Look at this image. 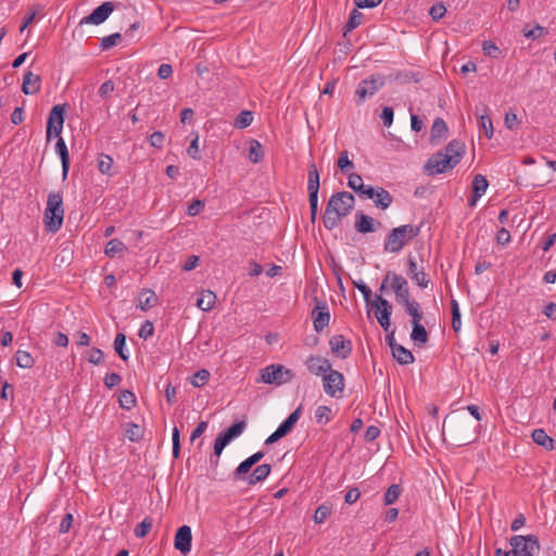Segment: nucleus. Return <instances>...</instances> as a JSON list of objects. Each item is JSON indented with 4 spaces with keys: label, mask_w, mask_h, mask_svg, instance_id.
Returning a JSON list of instances; mask_svg holds the SVG:
<instances>
[{
    "label": "nucleus",
    "mask_w": 556,
    "mask_h": 556,
    "mask_svg": "<svg viewBox=\"0 0 556 556\" xmlns=\"http://www.w3.org/2000/svg\"><path fill=\"white\" fill-rule=\"evenodd\" d=\"M165 141V135L162 131H154L150 138L149 142L152 147L162 149Z\"/></svg>",
    "instance_id": "60"
},
{
    "label": "nucleus",
    "mask_w": 556,
    "mask_h": 556,
    "mask_svg": "<svg viewBox=\"0 0 556 556\" xmlns=\"http://www.w3.org/2000/svg\"><path fill=\"white\" fill-rule=\"evenodd\" d=\"M192 532L187 525L179 527L175 533L174 546L182 555H188L191 551Z\"/></svg>",
    "instance_id": "15"
},
{
    "label": "nucleus",
    "mask_w": 556,
    "mask_h": 556,
    "mask_svg": "<svg viewBox=\"0 0 556 556\" xmlns=\"http://www.w3.org/2000/svg\"><path fill=\"white\" fill-rule=\"evenodd\" d=\"M410 339L418 348H424L428 343L429 336L421 323L412 324Z\"/></svg>",
    "instance_id": "27"
},
{
    "label": "nucleus",
    "mask_w": 556,
    "mask_h": 556,
    "mask_svg": "<svg viewBox=\"0 0 556 556\" xmlns=\"http://www.w3.org/2000/svg\"><path fill=\"white\" fill-rule=\"evenodd\" d=\"M532 440L538 445L544 447L547 451H553L555 448V440L551 438L544 429H534L532 431Z\"/></svg>",
    "instance_id": "28"
},
{
    "label": "nucleus",
    "mask_w": 556,
    "mask_h": 556,
    "mask_svg": "<svg viewBox=\"0 0 556 556\" xmlns=\"http://www.w3.org/2000/svg\"><path fill=\"white\" fill-rule=\"evenodd\" d=\"M405 312L408 316L412 317L410 324L421 323L424 319V313L420 308L419 303L416 300H412L410 302L403 305Z\"/></svg>",
    "instance_id": "33"
},
{
    "label": "nucleus",
    "mask_w": 556,
    "mask_h": 556,
    "mask_svg": "<svg viewBox=\"0 0 556 556\" xmlns=\"http://www.w3.org/2000/svg\"><path fill=\"white\" fill-rule=\"evenodd\" d=\"M348 175V187L352 189L354 192H358L363 189V178L361 175L355 173H349Z\"/></svg>",
    "instance_id": "52"
},
{
    "label": "nucleus",
    "mask_w": 556,
    "mask_h": 556,
    "mask_svg": "<svg viewBox=\"0 0 556 556\" xmlns=\"http://www.w3.org/2000/svg\"><path fill=\"white\" fill-rule=\"evenodd\" d=\"M451 308H452V328L455 332H458L462 328L460 311H459L458 302L454 299L451 302Z\"/></svg>",
    "instance_id": "48"
},
{
    "label": "nucleus",
    "mask_w": 556,
    "mask_h": 556,
    "mask_svg": "<svg viewBox=\"0 0 556 556\" xmlns=\"http://www.w3.org/2000/svg\"><path fill=\"white\" fill-rule=\"evenodd\" d=\"M122 381V377L116 372L106 374L104 377V384L108 389H113Z\"/></svg>",
    "instance_id": "61"
},
{
    "label": "nucleus",
    "mask_w": 556,
    "mask_h": 556,
    "mask_svg": "<svg viewBox=\"0 0 556 556\" xmlns=\"http://www.w3.org/2000/svg\"><path fill=\"white\" fill-rule=\"evenodd\" d=\"M138 300H139L138 307L143 312L151 309L152 307L156 306V304H157V296L154 293V291H152L150 289H143L140 292Z\"/></svg>",
    "instance_id": "30"
},
{
    "label": "nucleus",
    "mask_w": 556,
    "mask_h": 556,
    "mask_svg": "<svg viewBox=\"0 0 556 556\" xmlns=\"http://www.w3.org/2000/svg\"><path fill=\"white\" fill-rule=\"evenodd\" d=\"M371 305L376 308L375 314L379 325L384 331H389L391 326L390 318L392 314V305L388 300L378 294H376Z\"/></svg>",
    "instance_id": "11"
},
{
    "label": "nucleus",
    "mask_w": 556,
    "mask_h": 556,
    "mask_svg": "<svg viewBox=\"0 0 556 556\" xmlns=\"http://www.w3.org/2000/svg\"><path fill=\"white\" fill-rule=\"evenodd\" d=\"M248 424L245 419L232 424L230 427L220 432L214 442V452L210 457L211 467L216 468L219 463V457L224 448L235 439L240 437L245 430Z\"/></svg>",
    "instance_id": "5"
},
{
    "label": "nucleus",
    "mask_w": 556,
    "mask_h": 556,
    "mask_svg": "<svg viewBox=\"0 0 556 556\" xmlns=\"http://www.w3.org/2000/svg\"><path fill=\"white\" fill-rule=\"evenodd\" d=\"M358 9L359 8H355L351 11L349 20L343 27L344 36L363 23L364 15L362 12L358 11Z\"/></svg>",
    "instance_id": "34"
},
{
    "label": "nucleus",
    "mask_w": 556,
    "mask_h": 556,
    "mask_svg": "<svg viewBox=\"0 0 556 556\" xmlns=\"http://www.w3.org/2000/svg\"><path fill=\"white\" fill-rule=\"evenodd\" d=\"M16 365L21 368H31L34 366V358L30 353L18 350L15 353Z\"/></svg>",
    "instance_id": "44"
},
{
    "label": "nucleus",
    "mask_w": 556,
    "mask_h": 556,
    "mask_svg": "<svg viewBox=\"0 0 556 556\" xmlns=\"http://www.w3.org/2000/svg\"><path fill=\"white\" fill-rule=\"evenodd\" d=\"M264 455V452L260 451L241 462L233 471V480L238 481L244 479V475L249 473L251 468L257 464Z\"/></svg>",
    "instance_id": "19"
},
{
    "label": "nucleus",
    "mask_w": 556,
    "mask_h": 556,
    "mask_svg": "<svg viewBox=\"0 0 556 556\" xmlns=\"http://www.w3.org/2000/svg\"><path fill=\"white\" fill-rule=\"evenodd\" d=\"M126 249L127 248L124 242L118 239H112L106 243L104 253L109 257H114L117 253H121Z\"/></svg>",
    "instance_id": "41"
},
{
    "label": "nucleus",
    "mask_w": 556,
    "mask_h": 556,
    "mask_svg": "<svg viewBox=\"0 0 556 556\" xmlns=\"http://www.w3.org/2000/svg\"><path fill=\"white\" fill-rule=\"evenodd\" d=\"M509 551L495 549V556H534L540 552L541 545L535 534L513 535L509 539Z\"/></svg>",
    "instance_id": "2"
},
{
    "label": "nucleus",
    "mask_w": 556,
    "mask_h": 556,
    "mask_svg": "<svg viewBox=\"0 0 556 556\" xmlns=\"http://www.w3.org/2000/svg\"><path fill=\"white\" fill-rule=\"evenodd\" d=\"M144 430L135 422H128L125 430V437L131 442H139L143 437Z\"/></svg>",
    "instance_id": "35"
},
{
    "label": "nucleus",
    "mask_w": 556,
    "mask_h": 556,
    "mask_svg": "<svg viewBox=\"0 0 556 556\" xmlns=\"http://www.w3.org/2000/svg\"><path fill=\"white\" fill-rule=\"evenodd\" d=\"M482 51L485 56L492 59H500L502 56L501 49L492 40L483 41Z\"/></svg>",
    "instance_id": "45"
},
{
    "label": "nucleus",
    "mask_w": 556,
    "mask_h": 556,
    "mask_svg": "<svg viewBox=\"0 0 556 556\" xmlns=\"http://www.w3.org/2000/svg\"><path fill=\"white\" fill-rule=\"evenodd\" d=\"M319 172L314 162L308 164V173H307V190H319Z\"/></svg>",
    "instance_id": "37"
},
{
    "label": "nucleus",
    "mask_w": 556,
    "mask_h": 556,
    "mask_svg": "<svg viewBox=\"0 0 556 556\" xmlns=\"http://www.w3.org/2000/svg\"><path fill=\"white\" fill-rule=\"evenodd\" d=\"M329 345L331 352L340 358H348L352 353V342L345 340L342 334H336L330 338Z\"/></svg>",
    "instance_id": "17"
},
{
    "label": "nucleus",
    "mask_w": 556,
    "mask_h": 556,
    "mask_svg": "<svg viewBox=\"0 0 556 556\" xmlns=\"http://www.w3.org/2000/svg\"><path fill=\"white\" fill-rule=\"evenodd\" d=\"M394 112L391 106H384L381 112V119L386 127H390L393 122Z\"/></svg>",
    "instance_id": "62"
},
{
    "label": "nucleus",
    "mask_w": 556,
    "mask_h": 556,
    "mask_svg": "<svg viewBox=\"0 0 556 556\" xmlns=\"http://www.w3.org/2000/svg\"><path fill=\"white\" fill-rule=\"evenodd\" d=\"M337 165L340 170L345 175L349 174L352 168H354V163L349 159V152L343 150L337 161Z\"/></svg>",
    "instance_id": "47"
},
{
    "label": "nucleus",
    "mask_w": 556,
    "mask_h": 556,
    "mask_svg": "<svg viewBox=\"0 0 556 556\" xmlns=\"http://www.w3.org/2000/svg\"><path fill=\"white\" fill-rule=\"evenodd\" d=\"M402 493V488L400 484H392L388 488L384 493L383 502L384 505H391L395 503Z\"/></svg>",
    "instance_id": "43"
},
{
    "label": "nucleus",
    "mask_w": 556,
    "mask_h": 556,
    "mask_svg": "<svg viewBox=\"0 0 556 556\" xmlns=\"http://www.w3.org/2000/svg\"><path fill=\"white\" fill-rule=\"evenodd\" d=\"M264 157L263 147L257 140H251L249 150V160L256 164Z\"/></svg>",
    "instance_id": "39"
},
{
    "label": "nucleus",
    "mask_w": 556,
    "mask_h": 556,
    "mask_svg": "<svg viewBox=\"0 0 556 556\" xmlns=\"http://www.w3.org/2000/svg\"><path fill=\"white\" fill-rule=\"evenodd\" d=\"M479 126L483 130L486 138H492L493 136V125L492 119L488 114H482L479 118Z\"/></svg>",
    "instance_id": "53"
},
{
    "label": "nucleus",
    "mask_w": 556,
    "mask_h": 556,
    "mask_svg": "<svg viewBox=\"0 0 556 556\" xmlns=\"http://www.w3.org/2000/svg\"><path fill=\"white\" fill-rule=\"evenodd\" d=\"M204 208V202L201 200H193L187 208V214L189 216L198 215Z\"/></svg>",
    "instance_id": "64"
},
{
    "label": "nucleus",
    "mask_w": 556,
    "mask_h": 556,
    "mask_svg": "<svg viewBox=\"0 0 556 556\" xmlns=\"http://www.w3.org/2000/svg\"><path fill=\"white\" fill-rule=\"evenodd\" d=\"M446 13V8L443 3H435L430 8L429 14L433 21L441 20Z\"/></svg>",
    "instance_id": "57"
},
{
    "label": "nucleus",
    "mask_w": 556,
    "mask_h": 556,
    "mask_svg": "<svg viewBox=\"0 0 556 556\" xmlns=\"http://www.w3.org/2000/svg\"><path fill=\"white\" fill-rule=\"evenodd\" d=\"M210 371L206 370V369H200L198 370L194 375H193V379L191 381V383L194 386V387H201L203 384H205L207 382V380L210 379Z\"/></svg>",
    "instance_id": "54"
},
{
    "label": "nucleus",
    "mask_w": 556,
    "mask_h": 556,
    "mask_svg": "<svg viewBox=\"0 0 556 556\" xmlns=\"http://www.w3.org/2000/svg\"><path fill=\"white\" fill-rule=\"evenodd\" d=\"M374 203L380 210H387L393 202L391 193L382 187H376Z\"/></svg>",
    "instance_id": "29"
},
{
    "label": "nucleus",
    "mask_w": 556,
    "mask_h": 556,
    "mask_svg": "<svg viewBox=\"0 0 556 556\" xmlns=\"http://www.w3.org/2000/svg\"><path fill=\"white\" fill-rule=\"evenodd\" d=\"M115 9L112 1H105L97 7L89 15L85 16L80 24L100 25L105 22Z\"/></svg>",
    "instance_id": "13"
},
{
    "label": "nucleus",
    "mask_w": 556,
    "mask_h": 556,
    "mask_svg": "<svg viewBox=\"0 0 556 556\" xmlns=\"http://www.w3.org/2000/svg\"><path fill=\"white\" fill-rule=\"evenodd\" d=\"M384 86V77L381 75L371 76L363 79L356 87L355 96L358 98L357 104L364 102L367 98L372 97Z\"/></svg>",
    "instance_id": "8"
},
{
    "label": "nucleus",
    "mask_w": 556,
    "mask_h": 556,
    "mask_svg": "<svg viewBox=\"0 0 556 556\" xmlns=\"http://www.w3.org/2000/svg\"><path fill=\"white\" fill-rule=\"evenodd\" d=\"M56 138H58V141L55 142L54 149H55V153L61 159L63 179H66L68 170H70V164H71L70 153H68L66 143L63 140V138L62 137H56Z\"/></svg>",
    "instance_id": "25"
},
{
    "label": "nucleus",
    "mask_w": 556,
    "mask_h": 556,
    "mask_svg": "<svg viewBox=\"0 0 556 556\" xmlns=\"http://www.w3.org/2000/svg\"><path fill=\"white\" fill-rule=\"evenodd\" d=\"M122 40V35L119 33H114L109 36H105L101 39L100 47L102 50H109L112 47L116 46Z\"/></svg>",
    "instance_id": "51"
},
{
    "label": "nucleus",
    "mask_w": 556,
    "mask_h": 556,
    "mask_svg": "<svg viewBox=\"0 0 556 556\" xmlns=\"http://www.w3.org/2000/svg\"><path fill=\"white\" fill-rule=\"evenodd\" d=\"M448 128L443 118L437 117L431 127L430 143L438 144L447 135Z\"/></svg>",
    "instance_id": "26"
},
{
    "label": "nucleus",
    "mask_w": 556,
    "mask_h": 556,
    "mask_svg": "<svg viewBox=\"0 0 556 556\" xmlns=\"http://www.w3.org/2000/svg\"><path fill=\"white\" fill-rule=\"evenodd\" d=\"M118 403L122 408L130 409L136 404V396L129 390H124L118 396Z\"/></svg>",
    "instance_id": "46"
},
{
    "label": "nucleus",
    "mask_w": 556,
    "mask_h": 556,
    "mask_svg": "<svg viewBox=\"0 0 556 556\" xmlns=\"http://www.w3.org/2000/svg\"><path fill=\"white\" fill-rule=\"evenodd\" d=\"M392 356L401 365H409L415 361L413 353L401 344L392 351Z\"/></svg>",
    "instance_id": "32"
},
{
    "label": "nucleus",
    "mask_w": 556,
    "mask_h": 556,
    "mask_svg": "<svg viewBox=\"0 0 556 556\" xmlns=\"http://www.w3.org/2000/svg\"><path fill=\"white\" fill-rule=\"evenodd\" d=\"M314 330L320 333L330 321V312L324 301H318L312 311Z\"/></svg>",
    "instance_id": "14"
},
{
    "label": "nucleus",
    "mask_w": 556,
    "mask_h": 556,
    "mask_svg": "<svg viewBox=\"0 0 556 556\" xmlns=\"http://www.w3.org/2000/svg\"><path fill=\"white\" fill-rule=\"evenodd\" d=\"M97 167L101 174L112 176L113 159L104 153L99 154L97 159Z\"/></svg>",
    "instance_id": "36"
},
{
    "label": "nucleus",
    "mask_w": 556,
    "mask_h": 556,
    "mask_svg": "<svg viewBox=\"0 0 556 556\" xmlns=\"http://www.w3.org/2000/svg\"><path fill=\"white\" fill-rule=\"evenodd\" d=\"M456 166L452 162V159L441 153V151L432 154L424 166V170L429 176L445 173L448 169H453Z\"/></svg>",
    "instance_id": "9"
},
{
    "label": "nucleus",
    "mask_w": 556,
    "mask_h": 556,
    "mask_svg": "<svg viewBox=\"0 0 556 556\" xmlns=\"http://www.w3.org/2000/svg\"><path fill=\"white\" fill-rule=\"evenodd\" d=\"M253 122V114L251 111L243 110L235 118L233 126L237 129H244Z\"/></svg>",
    "instance_id": "38"
},
{
    "label": "nucleus",
    "mask_w": 556,
    "mask_h": 556,
    "mask_svg": "<svg viewBox=\"0 0 556 556\" xmlns=\"http://www.w3.org/2000/svg\"><path fill=\"white\" fill-rule=\"evenodd\" d=\"M407 275L408 277L421 289H425L429 286L430 279L428 275L425 273L424 267H418L415 258L409 256L407 260Z\"/></svg>",
    "instance_id": "16"
},
{
    "label": "nucleus",
    "mask_w": 556,
    "mask_h": 556,
    "mask_svg": "<svg viewBox=\"0 0 556 556\" xmlns=\"http://www.w3.org/2000/svg\"><path fill=\"white\" fill-rule=\"evenodd\" d=\"M305 365L308 371L315 376H324L331 368L330 362L319 355H309Z\"/></svg>",
    "instance_id": "18"
},
{
    "label": "nucleus",
    "mask_w": 556,
    "mask_h": 556,
    "mask_svg": "<svg viewBox=\"0 0 556 556\" xmlns=\"http://www.w3.org/2000/svg\"><path fill=\"white\" fill-rule=\"evenodd\" d=\"M331 515V507L327 504H321L317 507L314 514V522L323 523Z\"/></svg>",
    "instance_id": "49"
},
{
    "label": "nucleus",
    "mask_w": 556,
    "mask_h": 556,
    "mask_svg": "<svg viewBox=\"0 0 556 556\" xmlns=\"http://www.w3.org/2000/svg\"><path fill=\"white\" fill-rule=\"evenodd\" d=\"M420 233V226L412 224L393 228L386 237L383 250L389 253H399L410 240Z\"/></svg>",
    "instance_id": "3"
},
{
    "label": "nucleus",
    "mask_w": 556,
    "mask_h": 556,
    "mask_svg": "<svg viewBox=\"0 0 556 556\" xmlns=\"http://www.w3.org/2000/svg\"><path fill=\"white\" fill-rule=\"evenodd\" d=\"M104 354L103 352L98 348H92L89 351L88 355V362L93 365H100L103 362Z\"/></svg>",
    "instance_id": "59"
},
{
    "label": "nucleus",
    "mask_w": 556,
    "mask_h": 556,
    "mask_svg": "<svg viewBox=\"0 0 556 556\" xmlns=\"http://www.w3.org/2000/svg\"><path fill=\"white\" fill-rule=\"evenodd\" d=\"M41 89V78L39 75L28 71L24 74L22 91L25 94H36Z\"/></svg>",
    "instance_id": "22"
},
{
    "label": "nucleus",
    "mask_w": 556,
    "mask_h": 556,
    "mask_svg": "<svg viewBox=\"0 0 556 556\" xmlns=\"http://www.w3.org/2000/svg\"><path fill=\"white\" fill-rule=\"evenodd\" d=\"M271 472V466L269 464L258 465L250 475H244V479L249 485H255L263 482Z\"/></svg>",
    "instance_id": "23"
},
{
    "label": "nucleus",
    "mask_w": 556,
    "mask_h": 556,
    "mask_svg": "<svg viewBox=\"0 0 556 556\" xmlns=\"http://www.w3.org/2000/svg\"><path fill=\"white\" fill-rule=\"evenodd\" d=\"M544 34H547V30L544 27L540 26V25H536L532 29L523 31L525 37H527L529 39L540 38Z\"/></svg>",
    "instance_id": "63"
},
{
    "label": "nucleus",
    "mask_w": 556,
    "mask_h": 556,
    "mask_svg": "<svg viewBox=\"0 0 556 556\" xmlns=\"http://www.w3.org/2000/svg\"><path fill=\"white\" fill-rule=\"evenodd\" d=\"M489 187V182L486 178L481 175L477 174L472 179V193L471 198L469 199V205L475 206L478 202V200L485 193L486 189Z\"/></svg>",
    "instance_id": "21"
},
{
    "label": "nucleus",
    "mask_w": 556,
    "mask_h": 556,
    "mask_svg": "<svg viewBox=\"0 0 556 556\" xmlns=\"http://www.w3.org/2000/svg\"><path fill=\"white\" fill-rule=\"evenodd\" d=\"M154 333V326L153 324L150 321V320H146L140 329H139V332H138V336L141 338V339H149L150 337H152Z\"/></svg>",
    "instance_id": "58"
},
{
    "label": "nucleus",
    "mask_w": 556,
    "mask_h": 556,
    "mask_svg": "<svg viewBox=\"0 0 556 556\" xmlns=\"http://www.w3.org/2000/svg\"><path fill=\"white\" fill-rule=\"evenodd\" d=\"M64 105L56 104L51 109L47 122V141H50L54 137H60L64 124Z\"/></svg>",
    "instance_id": "10"
},
{
    "label": "nucleus",
    "mask_w": 556,
    "mask_h": 556,
    "mask_svg": "<svg viewBox=\"0 0 556 556\" xmlns=\"http://www.w3.org/2000/svg\"><path fill=\"white\" fill-rule=\"evenodd\" d=\"M64 208L63 197L60 192H50L43 214V224L49 232H58L63 224Z\"/></svg>",
    "instance_id": "4"
},
{
    "label": "nucleus",
    "mask_w": 556,
    "mask_h": 556,
    "mask_svg": "<svg viewBox=\"0 0 556 556\" xmlns=\"http://www.w3.org/2000/svg\"><path fill=\"white\" fill-rule=\"evenodd\" d=\"M441 153L452 159L454 164H458L465 153V144L459 140L450 141L442 150Z\"/></svg>",
    "instance_id": "24"
},
{
    "label": "nucleus",
    "mask_w": 556,
    "mask_h": 556,
    "mask_svg": "<svg viewBox=\"0 0 556 556\" xmlns=\"http://www.w3.org/2000/svg\"><path fill=\"white\" fill-rule=\"evenodd\" d=\"M380 225V222L375 220L372 217L364 214L363 212H358L356 214L355 229L359 233L374 232Z\"/></svg>",
    "instance_id": "20"
},
{
    "label": "nucleus",
    "mask_w": 556,
    "mask_h": 556,
    "mask_svg": "<svg viewBox=\"0 0 556 556\" xmlns=\"http://www.w3.org/2000/svg\"><path fill=\"white\" fill-rule=\"evenodd\" d=\"M332 410L329 406L320 405L315 410V420L319 425H326L331 420Z\"/></svg>",
    "instance_id": "42"
},
{
    "label": "nucleus",
    "mask_w": 556,
    "mask_h": 556,
    "mask_svg": "<svg viewBox=\"0 0 556 556\" xmlns=\"http://www.w3.org/2000/svg\"><path fill=\"white\" fill-rule=\"evenodd\" d=\"M353 285L363 294L365 303L367 305H369L371 303V290H370V288L363 280L353 281Z\"/></svg>",
    "instance_id": "55"
},
{
    "label": "nucleus",
    "mask_w": 556,
    "mask_h": 556,
    "mask_svg": "<svg viewBox=\"0 0 556 556\" xmlns=\"http://www.w3.org/2000/svg\"><path fill=\"white\" fill-rule=\"evenodd\" d=\"M152 528V519L147 517L140 523H138L134 530V534L137 538H144Z\"/></svg>",
    "instance_id": "50"
},
{
    "label": "nucleus",
    "mask_w": 556,
    "mask_h": 556,
    "mask_svg": "<svg viewBox=\"0 0 556 556\" xmlns=\"http://www.w3.org/2000/svg\"><path fill=\"white\" fill-rule=\"evenodd\" d=\"M353 285L363 294L365 303L367 305H369L371 303V290H370V288L363 280L353 281Z\"/></svg>",
    "instance_id": "56"
},
{
    "label": "nucleus",
    "mask_w": 556,
    "mask_h": 556,
    "mask_svg": "<svg viewBox=\"0 0 556 556\" xmlns=\"http://www.w3.org/2000/svg\"><path fill=\"white\" fill-rule=\"evenodd\" d=\"M114 350L123 361H128L129 354L126 352V336L117 333L114 339Z\"/></svg>",
    "instance_id": "40"
},
{
    "label": "nucleus",
    "mask_w": 556,
    "mask_h": 556,
    "mask_svg": "<svg viewBox=\"0 0 556 556\" xmlns=\"http://www.w3.org/2000/svg\"><path fill=\"white\" fill-rule=\"evenodd\" d=\"M355 198L348 191L333 193L326 206L323 223L326 229L332 230L339 226L342 218L354 208Z\"/></svg>",
    "instance_id": "1"
},
{
    "label": "nucleus",
    "mask_w": 556,
    "mask_h": 556,
    "mask_svg": "<svg viewBox=\"0 0 556 556\" xmlns=\"http://www.w3.org/2000/svg\"><path fill=\"white\" fill-rule=\"evenodd\" d=\"M215 302L216 294L214 292L211 290H202L197 300V306L203 312H208L213 308Z\"/></svg>",
    "instance_id": "31"
},
{
    "label": "nucleus",
    "mask_w": 556,
    "mask_h": 556,
    "mask_svg": "<svg viewBox=\"0 0 556 556\" xmlns=\"http://www.w3.org/2000/svg\"><path fill=\"white\" fill-rule=\"evenodd\" d=\"M293 377L294 374L291 369H288L279 364H273L261 369L260 378L256 381L267 384L281 386L290 382Z\"/></svg>",
    "instance_id": "6"
},
{
    "label": "nucleus",
    "mask_w": 556,
    "mask_h": 556,
    "mask_svg": "<svg viewBox=\"0 0 556 556\" xmlns=\"http://www.w3.org/2000/svg\"><path fill=\"white\" fill-rule=\"evenodd\" d=\"M323 387L326 394L334 399H341L344 392V377L343 375L330 368L323 376Z\"/></svg>",
    "instance_id": "7"
},
{
    "label": "nucleus",
    "mask_w": 556,
    "mask_h": 556,
    "mask_svg": "<svg viewBox=\"0 0 556 556\" xmlns=\"http://www.w3.org/2000/svg\"><path fill=\"white\" fill-rule=\"evenodd\" d=\"M391 289L399 305L403 306L413 300L410 299L408 282L402 275L396 273L392 275Z\"/></svg>",
    "instance_id": "12"
}]
</instances>
